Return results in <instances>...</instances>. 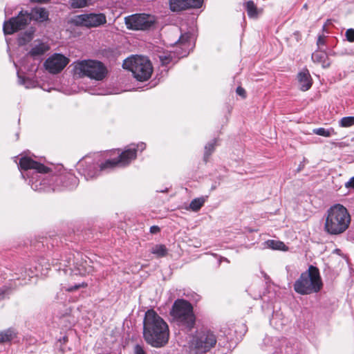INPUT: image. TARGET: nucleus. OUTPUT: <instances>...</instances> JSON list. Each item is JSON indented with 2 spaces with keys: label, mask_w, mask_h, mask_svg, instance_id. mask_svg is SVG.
Wrapping results in <instances>:
<instances>
[{
  "label": "nucleus",
  "mask_w": 354,
  "mask_h": 354,
  "mask_svg": "<svg viewBox=\"0 0 354 354\" xmlns=\"http://www.w3.org/2000/svg\"><path fill=\"white\" fill-rule=\"evenodd\" d=\"M95 173L93 174L90 171H87V172L84 173V176H85V178L86 180L93 178L95 176Z\"/></svg>",
  "instance_id": "obj_38"
},
{
  "label": "nucleus",
  "mask_w": 354,
  "mask_h": 354,
  "mask_svg": "<svg viewBox=\"0 0 354 354\" xmlns=\"http://www.w3.org/2000/svg\"><path fill=\"white\" fill-rule=\"evenodd\" d=\"M236 91L239 95L242 96L243 97H245V91L243 88L239 86L237 87Z\"/></svg>",
  "instance_id": "obj_34"
},
{
  "label": "nucleus",
  "mask_w": 354,
  "mask_h": 354,
  "mask_svg": "<svg viewBox=\"0 0 354 354\" xmlns=\"http://www.w3.org/2000/svg\"><path fill=\"white\" fill-rule=\"evenodd\" d=\"M167 189H166V190H165V191H164V190H162L161 192H167Z\"/></svg>",
  "instance_id": "obj_45"
},
{
  "label": "nucleus",
  "mask_w": 354,
  "mask_h": 354,
  "mask_svg": "<svg viewBox=\"0 0 354 354\" xmlns=\"http://www.w3.org/2000/svg\"><path fill=\"white\" fill-rule=\"evenodd\" d=\"M143 335L149 344L156 348L163 346L169 340L168 325L153 309L145 313Z\"/></svg>",
  "instance_id": "obj_1"
},
{
  "label": "nucleus",
  "mask_w": 354,
  "mask_h": 354,
  "mask_svg": "<svg viewBox=\"0 0 354 354\" xmlns=\"http://www.w3.org/2000/svg\"><path fill=\"white\" fill-rule=\"evenodd\" d=\"M313 133L324 137H330L335 133L333 129H324L322 127L313 129Z\"/></svg>",
  "instance_id": "obj_27"
},
{
  "label": "nucleus",
  "mask_w": 354,
  "mask_h": 354,
  "mask_svg": "<svg viewBox=\"0 0 354 354\" xmlns=\"http://www.w3.org/2000/svg\"><path fill=\"white\" fill-rule=\"evenodd\" d=\"M136 158V149H128L119 154L117 158L108 159L100 166V170L111 169L116 167H126Z\"/></svg>",
  "instance_id": "obj_11"
},
{
  "label": "nucleus",
  "mask_w": 354,
  "mask_h": 354,
  "mask_svg": "<svg viewBox=\"0 0 354 354\" xmlns=\"http://www.w3.org/2000/svg\"><path fill=\"white\" fill-rule=\"evenodd\" d=\"M170 315L176 324L182 328L192 330L196 322L192 305L183 299H176L170 310Z\"/></svg>",
  "instance_id": "obj_4"
},
{
  "label": "nucleus",
  "mask_w": 354,
  "mask_h": 354,
  "mask_svg": "<svg viewBox=\"0 0 354 354\" xmlns=\"http://www.w3.org/2000/svg\"><path fill=\"white\" fill-rule=\"evenodd\" d=\"M33 32H26L23 35L19 37V44L20 45H24L27 42L30 41L32 39Z\"/></svg>",
  "instance_id": "obj_31"
},
{
  "label": "nucleus",
  "mask_w": 354,
  "mask_h": 354,
  "mask_svg": "<svg viewBox=\"0 0 354 354\" xmlns=\"http://www.w3.org/2000/svg\"><path fill=\"white\" fill-rule=\"evenodd\" d=\"M133 73V77L138 81L147 80L152 73V66L147 57L143 56H132L126 59L122 64Z\"/></svg>",
  "instance_id": "obj_5"
},
{
  "label": "nucleus",
  "mask_w": 354,
  "mask_h": 354,
  "mask_svg": "<svg viewBox=\"0 0 354 354\" xmlns=\"http://www.w3.org/2000/svg\"><path fill=\"white\" fill-rule=\"evenodd\" d=\"M220 261H225V262H227V263L230 262L229 260L227 258H225V257H222Z\"/></svg>",
  "instance_id": "obj_44"
},
{
  "label": "nucleus",
  "mask_w": 354,
  "mask_h": 354,
  "mask_svg": "<svg viewBox=\"0 0 354 354\" xmlns=\"http://www.w3.org/2000/svg\"><path fill=\"white\" fill-rule=\"evenodd\" d=\"M297 80L300 89L303 91H308L312 86V79L307 69H303L298 73Z\"/></svg>",
  "instance_id": "obj_15"
},
{
  "label": "nucleus",
  "mask_w": 354,
  "mask_h": 354,
  "mask_svg": "<svg viewBox=\"0 0 354 354\" xmlns=\"http://www.w3.org/2000/svg\"><path fill=\"white\" fill-rule=\"evenodd\" d=\"M19 84H25V79L24 77H21L19 76Z\"/></svg>",
  "instance_id": "obj_41"
},
{
  "label": "nucleus",
  "mask_w": 354,
  "mask_h": 354,
  "mask_svg": "<svg viewBox=\"0 0 354 354\" xmlns=\"http://www.w3.org/2000/svg\"><path fill=\"white\" fill-rule=\"evenodd\" d=\"M127 28L133 30H145L149 29L155 23V18L145 13L134 14L124 18Z\"/></svg>",
  "instance_id": "obj_9"
},
{
  "label": "nucleus",
  "mask_w": 354,
  "mask_h": 354,
  "mask_svg": "<svg viewBox=\"0 0 354 354\" xmlns=\"http://www.w3.org/2000/svg\"><path fill=\"white\" fill-rule=\"evenodd\" d=\"M354 125V116L342 118L339 121V126L342 127H349Z\"/></svg>",
  "instance_id": "obj_28"
},
{
  "label": "nucleus",
  "mask_w": 354,
  "mask_h": 354,
  "mask_svg": "<svg viewBox=\"0 0 354 354\" xmlns=\"http://www.w3.org/2000/svg\"><path fill=\"white\" fill-rule=\"evenodd\" d=\"M48 50L49 46L48 44L41 42L33 46L28 54L35 57L44 55Z\"/></svg>",
  "instance_id": "obj_19"
},
{
  "label": "nucleus",
  "mask_w": 354,
  "mask_h": 354,
  "mask_svg": "<svg viewBox=\"0 0 354 354\" xmlns=\"http://www.w3.org/2000/svg\"><path fill=\"white\" fill-rule=\"evenodd\" d=\"M19 167L21 169H35L38 173L46 174L49 169L44 165L39 163L28 157H22L19 160Z\"/></svg>",
  "instance_id": "obj_14"
},
{
  "label": "nucleus",
  "mask_w": 354,
  "mask_h": 354,
  "mask_svg": "<svg viewBox=\"0 0 354 354\" xmlns=\"http://www.w3.org/2000/svg\"><path fill=\"white\" fill-rule=\"evenodd\" d=\"M192 344L197 352L205 353L214 347L216 337L211 330L205 328L196 332Z\"/></svg>",
  "instance_id": "obj_8"
},
{
  "label": "nucleus",
  "mask_w": 354,
  "mask_h": 354,
  "mask_svg": "<svg viewBox=\"0 0 354 354\" xmlns=\"http://www.w3.org/2000/svg\"><path fill=\"white\" fill-rule=\"evenodd\" d=\"M203 0H170L169 7L173 12H178L192 8H200Z\"/></svg>",
  "instance_id": "obj_13"
},
{
  "label": "nucleus",
  "mask_w": 354,
  "mask_h": 354,
  "mask_svg": "<svg viewBox=\"0 0 354 354\" xmlns=\"http://www.w3.org/2000/svg\"><path fill=\"white\" fill-rule=\"evenodd\" d=\"M324 43H325L324 38L323 37H322V36H319L318 37V39H317V46H320L322 45H324Z\"/></svg>",
  "instance_id": "obj_37"
},
{
  "label": "nucleus",
  "mask_w": 354,
  "mask_h": 354,
  "mask_svg": "<svg viewBox=\"0 0 354 354\" xmlns=\"http://www.w3.org/2000/svg\"><path fill=\"white\" fill-rule=\"evenodd\" d=\"M16 337V333L12 328L0 332V343H5L11 341Z\"/></svg>",
  "instance_id": "obj_23"
},
{
  "label": "nucleus",
  "mask_w": 354,
  "mask_h": 354,
  "mask_svg": "<svg viewBox=\"0 0 354 354\" xmlns=\"http://www.w3.org/2000/svg\"><path fill=\"white\" fill-rule=\"evenodd\" d=\"M267 248L272 250H278L282 251L288 250V247L280 241L268 240L265 243Z\"/></svg>",
  "instance_id": "obj_22"
},
{
  "label": "nucleus",
  "mask_w": 354,
  "mask_h": 354,
  "mask_svg": "<svg viewBox=\"0 0 354 354\" xmlns=\"http://www.w3.org/2000/svg\"><path fill=\"white\" fill-rule=\"evenodd\" d=\"M135 354H145V353L142 347L138 344L135 346Z\"/></svg>",
  "instance_id": "obj_35"
},
{
  "label": "nucleus",
  "mask_w": 354,
  "mask_h": 354,
  "mask_svg": "<svg viewBox=\"0 0 354 354\" xmlns=\"http://www.w3.org/2000/svg\"><path fill=\"white\" fill-rule=\"evenodd\" d=\"M136 147H133L132 149H136V152L137 151L138 149H140L141 151H143L145 147H146V145L143 142L140 143V144H138L136 145Z\"/></svg>",
  "instance_id": "obj_36"
},
{
  "label": "nucleus",
  "mask_w": 354,
  "mask_h": 354,
  "mask_svg": "<svg viewBox=\"0 0 354 354\" xmlns=\"http://www.w3.org/2000/svg\"><path fill=\"white\" fill-rule=\"evenodd\" d=\"M324 283L319 269L310 265L308 270L301 274L293 284L294 290L301 295L318 293Z\"/></svg>",
  "instance_id": "obj_2"
},
{
  "label": "nucleus",
  "mask_w": 354,
  "mask_h": 354,
  "mask_svg": "<svg viewBox=\"0 0 354 354\" xmlns=\"http://www.w3.org/2000/svg\"><path fill=\"white\" fill-rule=\"evenodd\" d=\"M30 21L31 16L29 12L26 10H21L17 17H12L3 23V32L6 35H12L18 30L26 28Z\"/></svg>",
  "instance_id": "obj_10"
},
{
  "label": "nucleus",
  "mask_w": 354,
  "mask_h": 354,
  "mask_svg": "<svg viewBox=\"0 0 354 354\" xmlns=\"http://www.w3.org/2000/svg\"><path fill=\"white\" fill-rule=\"evenodd\" d=\"M161 62L163 64H167L169 62L170 59L167 57H160Z\"/></svg>",
  "instance_id": "obj_40"
},
{
  "label": "nucleus",
  "mask_w": 354,
  "mask_h": 354,
  "mask_svg": "<svg viewBox=\"0 0 354 354\" xmlns=\"http://www.w3.org/2000/svg\"><path fill=\"white\" fill-rule=\"evenodd\" d=\"M345 36L349 42L354 41V29L349 28L346 31Z\"/></svg>",
  "instance_id": "obj_32"
},
{
  "label": "nucleus",
  "mask_w": 354,
  "mask_h": 354,
  "mask_svg": "<svg viewBox=\"0 0 354 354\" xmlns=\"http://www.w3.org/2000/svg\"><path fill=\"white\" fill-rule=\"evenodd\" d=\"M207 196H201L193 199L189 203L187 209H191L193 212H198L204 205L206 202Z\"/></svg>",
  "instance_id": "obj_21"
},
{
  "label": "nucleus",
  "mask_w": 354,
  "mask_h": 354,
  "mask_svg": "<svg viewBox=\"0 0 354 354\" xmlns=\"http://www.w3.org/2000/svg\"><path fill=\"white\" fill-rule=\"evenodd\" d=\"M62 289H64L65 290L68 292H74L77 290H78L80 288H86L88 285L86 283L82 282L79 283H75L74 285L65 286L64 284H62Z\"/></svg>",
  "instance_id": "obj_29"
},
{
  "label": "nucleus",
  "mask_w": 354,
  "mask_h": 354,
  "mask_svg": "<svg viewBox=\"0 0 354 354\" xmlns=\"http://www.w3.org/2000/svg\"><path fill=\"white\" fill-rule=\"evenodd\" d=\"M191 37V35L189 33L185 32L184 34H182L178 41H176V44H179L180 46H182L183 48L188 49L191 44L189 43V39Z\"/></svg>",
  "instance_id": "obj_25"
},
{
  "label": "nucleus",
  "mask_w": 354,
  "mask_h": 354,
  "mask_svg": "<svg viewBox=\"0 0 354 354\" xmlns=\"http://www.w3.org/2000/svg\"><path fill=\"white\" fill-rule=\"evenodd\" d=\"M6 291L5 290H2L1 292H0V299H2L4 298V294H5Z\"/></svg>",
  "instance_id": "obj_42"
},
{
  "label": "nucleus",
  "mask_w": 354,
  "mask_h": 354,
  "mask_svg": "<svg viewBox=\"0 0 354 354\" xmlns=\"http://www.w3.org/2000/svg\"><path fill=\"white\" fill-rule=\"evenodd\" d=\"M244 8L250 18L257 19L261 15L262 9H259L252 1L244 3Z\"/></svg>",
  "instance_id": "obj_17"
},
{
  "label": "nucleus",
  "mask_w": 354,
  "mask_h": 354,
  "mask_svg": "<svg viewBox=\"0 0 354 354\" xmlns=\"http://www.w3.org/2000/svg\"><path fill=\"white\" fill-rule=\"evenodd\" d=\"M160 231V228L158 226H152L150 228V232L153 234L157 233Z\"/></svg>",
  "instance_id": "obj_39"
},
{
  "label": "nucleus",
  "mask_w": 354,
  "mask_h": 354,
  "mask_svg": "<svg viewBox=\"0 0 354 354\" xmlns=\"http://www.w3.org/2000/svg\"><path fill=\"white\" fill-rule=\"evenodd\" d=\"M345 187L348 189H354V176L345 183Z\"/></svg>",
  "instance_id": "obj_33"
},
{
  "label": "nucleus",
  "mask_w": 354,
  "mask_h": 354,
  "mask_svg": "<svg viewBox=\"0 0 354 354\" xmlns=\"http://www.w3.org/2000/svg\"><path fill=\"white\" fill-rule=\"evenodd\" d=\"M312 59L314 62L322 64L324 68L329 66L327 54L324 51H316L312 54Z\"/></svg>",
  "instance_id": "obj_18"
},
{
  "label": "nucleus",
  "mask_w": 354,
  "mask_h": 354,
  "mask_svg": "<svg viewBox=\"0 0 354 354\" xmlns=\"http://www.w3.org/2000/svg\"><path fill=\"white\" fill-rule=\"evenodd\" d=\"M69 59L62 54L55 53L44 62L46 69L52 74L61 72L68 64Z\"/></svg>",
  "instance_id": "obj_12"
},
{
  "label": "nucleus",
  "mask_w": 354,
  "mask_h": 354,
  "mask_svg": "<svg viewBox=\"0 0 354 354\" xmlns=\"http://www.w3.org/2000/svg\"><path fill=\"white\" fill-rule=\"evenodd\" d=\"M63 178L67 179L64 184L66 188L73 189L77 185V179L74 176L69 174L67 176L61 177L60 180H62Z\"/></svg>",
  "instance_id": "obj_26"
},
{
  "label": "nucleus",
  "mask_w": 354,
  "mask_h": 354,
  "mask_svg": "<svg viewBox=\"0 0 354 354\" xmlns=\"http://www.w3.org/2000/svg\"><path fill=\"white\" fill-rule=\"evenodd\" d=\"M75 74L79 77L87 76L96 80H102L106 74V69L102 62L95 60H82L74 65Z\"/></svg>",
  "instance_id": "obj_6"
},
{
  "label": "nucleus",
  "mask_w": 354,
  "mask_h": 354,
  "mask_svg": "<svg viewBox=\"0 0 354 354\" xmlns=\"http://www.w3.org/2000/svg\"><path fill=\"white\" fill-rule=\"evenodd\" d=\"M349 236H350L351 239L354 241V231L353 232L351 231L349 233Z\"/></svg>",
  "instance_id": "obj_43"
},
{
  "label": "nucleus",
  "mask_w": 354,
  "mask_h": 354,
  "mask_svg": "<svg viewBox=\"0 0 354 354\" xmlns=\"http://www.w3.org/2000/svg\"><path fill=\"white\" fill-rule=\"evenodd\" d=\"M70 21L76 26L97 28L106 24V17L104 13L91 12L76 15L71 18Z\"/></svg>",
  "instance_id": "obj_7"
},
{
  "label": "nucleus",
  "mask_w": 354,
  "mask_h": 354,
  "mask_svg": "<svg viewBox=\"0 0 354 354\" xmlns=\"http://www.w3.org/2000/svg\"><path fill=\"white\" fill-rule=\"evenodd\" d=\"M97 0H70L69 6L73 9L83 8L93 5Z\"/></svg>",
  "instance_id": "obj_20"
},
{
  "label": "nucleus",
  "mask_w": 354,
  "mask_h": 354,
  "mask_svg": "<svg viewBox=\"0 0 354 354\" xmlns=\"http://www.w3.org/2000/svg\"><path fill=\"white\" fill-rule=\"evenodd\" d=\"M350 223L351 216L346 208L336 204L327 212L324 229L330 234H339L348 229Z\"/></svg>",
  "instance_id": "obj_3"
},
{
  "label": "nucleus",
  "mask_w": 354,
  "mask_h": 354,
  "mask_svg": "<svg viewBox=\"0 0 354 354\" xmlns=\"http://www.w3.org/2000/svg\"><path fill=\"white\" fill-rule=\"evenodd\" d=\"M29 15L31 16V20L44 21L48 19V12L44 8H35Z\"/></svg>",
  "instance_id": "obj_16"
},
{
  "label": "nucleus",
  "mask_w": 354,
  "mask_h": 354,
  "mask_svg": "<svg viewBox=\"0 0 354 354\" xmlns=\"http://www.w3.org/2000/svg\"><path fill=\"white\" fill-rule=\"evenodd\" d=\"M216 140L207 143L205 147V159L207 158L214 150Z\"/></svg>",
  "instance_id": "obj_30"
},
{
  "label": "nucleus",
  "mask_w": 354,
  "mask_h": 354,
  "mask_svg": "<svg viewBox=\"0 0 354 354\" xmlns=\"http://www.w3.org/2000/svg\"><path fill=\"white\" fill-rule=\"evenodd\" d=\"M167 249L165 245H156L151 248V252L157 257H164L167 254Z\"/></svg>",
  "instance_id": "obj_24"
}]
</instances>
